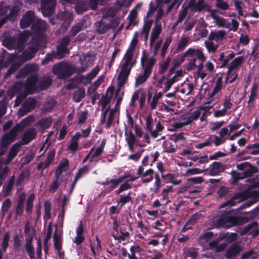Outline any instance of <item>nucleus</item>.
<instances>
[{
    "label": "nucleus",
    "mask_w": 259,
    "mask_h": 259,
    "mask_svg": "<svg viewBox=\"0 0 259 259\" xmlns=\"http://www.w3.org/2000/svg\"><path fill=\"white\" fill-rule=\"evenodd\" d=\"M138 32H136L130 42V46L123 58V62L120 65V70L118 75V89L124 85L127 81L132 67L135 65L136 60L134 57V52L138 42Z\"/></svg>",
    "instance_id": "f257e3e1"
},
{
    "label": "nucleus",
    "mask_w": 259,
    "mask_h": 259,
    "mask_svg": "<svg viewBox=\"0 0 259 259\" xmlns=\"http://www.w3.org/2000/svg\"><path fill=\"white\" fill-rule=\"evenodd\" d=\"M186 58H188L189 61L186 69L191 71L197 68V76L203 79L207 75L203 71V62L206 61L207 57L204 55L202 49L191 48L188 49L179 59V64L183 62Z\"/></svg>",
    "instance_id": "f03ea898"
},
{
    "label": "nucleus",
    "mask_w": 259,
    "mask_h": 259,
    "mask_svg": "<svg viewBox=\"0 0 259 259\" xmlns=\"http://www.w3.org/2000/svg\"><path fill=\"white\" fill-rule=\"evenodd\" d=\"M38 80L37 76L32 75L28 77L25 83L22 82H17L12 87L10 92L13 96L15 94H18L15 100V106H19L27 95L31 94L36 90V83Z\"/></svg>",
    "instance_id": "7ed1b4c3"
},
{
    "label": "nucleus",
    "mask_w": 259,
    "mask_h": 259,
    "mask_svg": "<svg viewBox=\"0 0 259 259\" xmlns=\"http://www.w3.org/2000/svg\"><path fill=\"white\" fill-rule=\"evenodd\" d=\"M29 37V32L23 31L18 36L6 37L3 41L4 46L9 50L18 49H23L25 43Z\"/></svg>",
    "instance_id": "20e7f679"
},
{
    "label": "nucleus",
    "mask_w": 259,
    "mask_h": 259,
    "mask_svg": "<svg viewBox=\"0 0 259 259\" xmlns=\"http://www.w3.org/2000/svg\"><path fill=\"white\" fill-rule=\"evenodd\" d=\"M243 218L232 215L229 211L223 212L217 220V224L220 227L230 228L243 224Z\"/></svg>",
    "instance_id": "39448f33"
},
{
    "label": "nucleus",
    "mask_w": 259,
    "mask_h": 259,
    "mask_svg": "<svg viewBox=\"0 0 259 259\" xmlns=\"http://www.w3.org/2000/svg\"><path fill=\"white\" fill-rule=\"evenodd\" d=\"M52 71L58 78L64 79L71 76L76 71V68L70 63L61 62L53 66Z\"/></svg>",
    "instance_id": "423d86ee"
},
{
    "label": "nucleus",
    "mask_w": 259,
    "mask_h": 259,
    "mask_svg": "<svg viewBox=\"0 0 259 259\" xmlns=\"http://www.w3.org/2000/svg\"><path fill=\"white\" fill-rule=\"evenodd\" d=\"M39 41L40 40L38 37H34L32 38L28 48L24 50L21 55L23 61L30 60L34 57L40 47Z\"/></svg>",
    "instance_id": "0eeeda50"
},
{
    "label": "nucleus",
    "mask_w": 259,
    "mask_h": 259,
    "mask_svg": "<svg viewBox=\"0 0 259 259\" xmlns=\"http://www.w3.org/2000/svg\"><path fill=\"white\" fill-rule=\"evenodd\" d=\"M156 62V60L154 56H149L146 50L142 51L141 65L143 71L151 74Z\"/></svg>",
    "instance_id": "6e6552de"
},
{
    "label": "nucleus",
    "mask_w": 259,
    "mask_h": 259,
    "mask_svg": "<svg viewBox=\"0 0 259 259\" xmlns=\"http://www.w3.org/2000/svg\"><path fill=\"white\" fill-rule=\"evenodd\" d=\"M23 130L22 126L20 124H16L9 132L5 134L1 138V142L5 146H9L13 143L19 133Z\"/></svg>",
    "instance_id": "1a4fd4ad"
},
{
    "label": "nucleus",
    "mask_w": 259,
    "mask_h": 259,
    "mask_svg": "<svg viewBox=\"0 0 259 259\" xmlns=\"http://www.w3.org/2000/svg\"><path fill=\"white\" fill-rule=\"evenodd\" d=\"M185 5V4L182 6V8H183V14L179 15V22L185 17L188 9H190L192 11L196 12H201L205 10L206 7L205 0H199L197 3L194 2L192 5L187 4L185 7H184Z\"/></svg>",
    "instance_id": "9d476101"
},
{
    "label": "nucleus",
    "mask_w": 259,
    "mask_h": 259,
    "mask_svg": "<svg viewBox=\"0 0 259 259\" xmlns=\"http://www.w3.org/2000/svg\"><path fill=\"white\" fill-rule=\"evenodd\" d=\"M95 59V55L89 52L87 53L82 58L79 59L81 64L80 67L76 68V72L78 73H82L90 66H91Z\"/></svg>",
    "instance_id": "9b49d317"
},
{
    "label": "nucleus",
    "mask_w": 259,
    "mask_h": 259,
    "mask_svg": "<svg viewBox=\"0 0 259 259\" xmlns=\"http://www.w3.org/2000/svg\"><path fill=\"white\" fill-rule=\"evenodd\" d=\"M37 101L32 98H29L23 103L18 110L19 116H23L32 111L36 106Z\"/></svg>",
    "instance_id": "f8f14e48"
},
{
    "label": "nucleus",
    "mask_w": 259,
    "mask_h": 259,
    "mask_svg": "<svg viewBox=\"0 0 259 259\" xmlns=\"http://www.w3.org/2000/svg\"><path fill=\"white\" fill-rule=\"evenodd\" d=\"M175 73V75L169 79L165 76H162L160 79H158L156 83L157 87L162 89L163 92H167L171 85L176 81V78L178 76V70L176 71Z\"/></svg>",
    "instance_id": "ddd939ff"
},
{
    "label": "nucleus",
    "mask_w": 259,
    "mask_h": 259,
    "mask_svg": "<svg viewBox=\"0 0 259 259\" xmlns=\"http://www.w3.org/2000/svg\"><path fill=\"white\" fill-rule=\"evenodd\" d=\"M56 3V0H41V9L45 17L50 16L53 14Z\"/></svg>",
    "instance_id": "4468645a"
},
{
    "label": "nucleus",
    "mask_w": 259,
    "mask_h": 259,
    "mask_svg": "<svg viewBox=\"0 0 259 259\" xmlns=\"http://www.w3.org/2000/svg\"><path fill=\"white\" fill-rule=\"evenodd\" d=\"M36 18L33 11H27L20 20V27L22 29L28 27L31 24L35 22Z\"/></svg>",
    "instance_id": "2eb2a0df"
},
{
    "label": "nucleus",
    "mask_w": 259,
    "mask_h": 259,
    "mask_svg": "<svg viewBox=\"0 0 259 259\" xmlns=\"http://www.w3.org/2000/svg\"><path fill=\"white\" fill-rule=\"evenodd\" d=\"M48 27L47 23L39 18H36L35 22L32 24L31 29L36 36H42L44 32Z\"/></svg>",
    "instance_id": "dca6fc26"
},
{
    "label": "nucleus",
    "mask_w": 259,
    "mask_h": 259,
    "mask_svg": "<svg viewBox=\"0 0 259 259\" xmlns=\"http://www.w3.org/2000/svg\"><path fill=\"white\" fill-rule=\"evenodd\" d=\"M178 140V135H172L169 139L165 141L163 144L164 151L171 153L176 151L177 148V142Z\"/></svg>",
    "instance_id": "f3484780"
},
{
    "label": "nucleus",
    "mask_w": 259,
    "mask_h": 259,
    "mask_svg": "<svg viewBox=\"0 0 259 259\" xmlns=\"http://www.w3.org/2000/svg\"><path fill=\"white\" fill-rule=\"evenodd\" d=\"M102 112H103L102 113L101 119V122L102 124H104L105 123L107 114L108 112H109L107 118V122L106 125V128L108 129L110 127L113 121V118L116 112V109L114 108L110 109V107H107L104 111Z\"/></svg>",
    "instance_id": "a211bd4d"
},
{
    "label": "nucleus",
    "mask_w": 259,
    "mask_h": 259,
    "mask_svg": "<svg viewBox=\"0 0 259 259\" xmlns=\"http://www.w3.org/2000/svg\"><path fill=\"white\" fill-rule=\"evenodd\" d=\"M37 134V131L34 127L27 130L24 133L21 140L19 142L22 145H26L35 139Z\"/></svg>",
    "instance_id": "6ab92c4d"
},
{
    "label": "nucleus",
    "mask_w": 259,
    "mask_h": 259,
    "mask_svg": "<svg viewBox=\"0 0 259 259\" xmlns=\"http://www.w3.org/2000/svg\"><path fill=\"white\" fill-rule=\"evenodd\" d=\"M241 247L237 243L232 244L229 246L225 253V256L227 259H232L242 251Z\"/></svg>",
    "instance_id": "aec40b11"
},
{
    "label": "nucleus",
    "mask_w": 259,
    "mask_h": 259,
    "mask_svg": "<svg viewBox=\"0 0 259 259\" xmlns=\"http://www.w3.org/2000/svg\"><path fill=\"white\" fill-rule=\"evenodd\" d=\"M162 29L161 23L160 22H155V25L152 28L150 38L149 46L150 48L153 46L155 40L161 33Z\"/></svg>",
    "instance_id": "412c9836"
},
{
    "label": "nucleus",
    "mask_w": 259,
    "mask_h": 259,
    "mask_svg": "<svg viewBox=\"0 0 259 259\" xmlns=\"http://www.w3.org/2000/svg\"><path fill=\"white\" fill-rule=\"evenodd\" d=\"M69 167V161L67 159L62 160L57 166L55 172V177H58L63 180L62 174L68 170Z\"/></svg>",
    "instance_id": "4be33fe9"
},
{
    "label": "nucleus",
    "mask_w": 259,
    "mask_h": 259,
    "mask_svg": "<svg viewBox=\"0 0 259 259\" xmlns=\"http://www.w3.org/2000/svg\"><path fill=\"white\" fill-rule=\"evenodd\" d=\"M226 168V165L220 162H213L210 166L209 173L211 176H217L223 172Z\"/></svg>",
    "instance_id": "5701e85b"
},
{
    "label": "nucleus",
    "mask_w": 259,
    "mask_h": 259,
    "mask_svg": "<svg viewBox=\"0 0 259 259\" xmlns=\"http://www.w3.org/2000/svg\"><path fill=\"white\" fill-rule=\"evenodd\" d=\"M58 18L62 22V25L67 28L73 20L72 14L69 11H64L58 15Z\"/></svg>",
    "instance_id": "b1692460"
},
{
    "label": "nucleus",
    "mask_w": 259,
    "mask_h": 259,
    "mask_svg": "<svg viewBox=\"0 0 259 259\" xmlns=\"http://www.w3.org/2000/svg\"><path fill=\"white\" fill-rule=\"evenodd\" d=\"M89 170V167L87 165H84L83 167L79 169L78 171L77 172L75 177L74 178V180L71 185V188L69 191V194L71 195L72 192L74 189L75 185L78 181V180L81 178L83 176L87 174Z\"/></svg>",
    "instance_id": "393cba45"
},
{
    "label": "nucleus",
    "mask_w": 259,
    "mask_h": 259,
    "mask_svg": "<svg viewBox=\"0 0 259 259\" xmlns=\"http://www.w3.org/2000/svg\"><path fill=\"white\" fill-rule=\"evenodd\" d=\"M120 182L117 179H106V180L102 183H100V184L103 186H106L110 185L109 187L106 188L104 190V192L105 193H109L115 189L117 186L120 184Z\"/></svg>",
    "instance_id": "a878e982"
},
{
    "label": "nucleus",
    "mask_w": 259,
    "mask_h": 259,
    "mask_svg": "<svg viewBox=\"0 0 259 259\" xmlns=\"http://www.w3.org/2000/svg\"><path fill=\"white\" fill-rule=\"evenodd\" d=\"M161 92L156 93L153 97H152V94L148 92V103L150 105V109L154 110L156 109L158 100L162 97Z\"/></svg>",
    "instance_id": "bb28decb"
},
{
    "label": "nucleus",
    "mask_w": 259,
    "mask_h": 259,
    "mask_svg": "<svg viewBox=\"0 0 259 259\" xmlns=\"http://www.w3.org/2000/svg\"><path fill=\"white\" fill-rule=\"evenodd\" d=\"M100 69L98 65H97L90 73L85 76H81L80 81L84 84L90 83L93 79L98 74Z\"/></svg>",
    "instance_id": "cd10ccee"
},
{
    "label": "nucleus",
    "mask_w": 259,
    "mask_h": 259,
    "mask_svg": "<svg viewBox=\"0 0 259 259\" xmlns=\"http://www.w3.org/2000/svg\"><path fill=\"white\" fill-rule=\"evenodd\" d=\"M106 143V140L103 139L102 140L101 143L99 147H98L94 152L92 154L90 157V162L93 161L97 162L98 161V157L103 153L104 148Z\"/></svg>",
    "instance_id": "c85d7f7f"
},
{
    "label": "nucleus",
    "mask_w": 259,
    "mask_h": 259,
    "mask_svg": "<svg viewBox=\"0 0 259 259\" xmlns=\"http://www.w3.org/2000/svg\"><path fill=\"white\" fill-rule=\"evenodd\" d=\"M96 31L99 34H104L111 27L110 25L104 21L103 19L95 23Z\"/></svg>",
    "instance_id": "c756f323"
},
{
    "label": "nucleus",
    "mask_w": 259,
    "mask_h": 259,
    "mask_svg": "<svg viewBox=\"0 0 259 259\" xmlns=\"http://www.w3.org/2000/svg\"><path fill=\"white\" fill-rule=\"evenodd\" d=\"M85 21L82 20L77 24L72 26L69 31V34L71 36H74L77 33L82 30L87 28V26L84 24Z\"/></svg>",
    "instance_id": "7c9ffc66"
},
{
    "label": "nucleus",
    "mask_w": 259,
    "mask_h": 259,
    "mask_svg": "<svg viewBox=\"0 0 259 259\" xmlns=\"http://www.w3.org/2000/svg\"><path fill=\"white\" fill-rule=\"evenodd\" d=\"M242 197V194L240 193H236L230 198L229 200L222 204L220 206L221 208H224L227 206H233L235 205L236 203H239L241 201V198Z\"/></svg>",
    "instance_id": "2f4dec72"
},
{
    "label": "nucleus",
    "mask_w": 259,
    "mask_h": 259,
    "mask_svg": "<svg viewBox=\"0 0 259 259\" xmlns=\"http://www.w3.org/2000/svg\"><path fill=\"white\" fill-rule=\"evenodd\" d=\"M15 181V176L13 175L8 180L7 184L4 185L3 188V193L4 196L7 197L9 195L10 192L13 189V187Z\"/></svg>",
    "instance_id": "473e14b6"
},
{
    "label": "nucleus",
    "mask_w": 259,
    "mask_h": 259,
    "mask_svg": "<svg viewBox=\"0 0 259 259\" xmlns=\"http://www.w3.org/2000/svg\"><path fill=\"white\" fill-rule=\"evenodd\" d=\"M132 192H130L127 194H124L119 195V199L117 200L118 205H120V207H123L126 203H129L132 201Z\"/></svg>",
    "instance_id": "72a5a7b5"
},
{
    "label": "nucleus",
    "mask_w": 259,
    "mask_h": 259,
    "mask_svg": "<svg viewBox=\"0 0 259 259\" xmlns=\"http://www.w3.org/2000/svg\"><path fill=\"white\" fill-rule=\"evenodd\" d=\"M89 5L87 1H82L77 2L75 9L76 12L79 14L88 10Z\"/></svg>",
    "instance_id": "f704fd0d"
},
{
    "label": "nucleus",
    "mask_w": 259,
    "mask_h": 259,
    "mask_svg": "<svg viewBox=\"0 0 259 259\" xmlns=\"http://www.w3.org/2000/svg\"><path fill=\"white\" fill-rule=\"evenodd\" d=\"M225 34V31L222 30L217 31H211L208 36V39L211 41L213 40H222L224 39Z\"/></svg>",
    "instance_id": "c9c22d12"
},
{
    "label": "nucleus",
    "mask_w": 259,
    "mask_h": 259,
    "mask_svg": "<svg viewBox=\"0 0 259 259\" xmlns=\"http://www.w3.org/2000/svg\"><path fill=\"white\" fill-rule=\"evenodd\" d=\"M78 136H79L78 134H75L69 142V143L67 148L68 149L70 150L72 152H75L78 149V141L79 140Z\"/></svg>",
    "instance_id": "e433bc0d"
},
{
    "label": "nucleus",
    "mask_w": 259,
    "mask_h": 259,
    "mask_svg": "<svg viewBox=\"0 0 259 259\" xmlns=\"http://www.w3.org/2000/svg\"><path fill=\"white\" fill-rule=\"evenodd\" d=\"M258 84L254 82L251 87L250 95L249 97L248 101L247 102L248 107H250V105L253 103L255 99L256 98L257 93L258 90Z\"/></svg>",
    "instance_id": "4c0bfd02"
},
{
    "label": "nucleus",
    "mask_w": 259,
    "mask_h": 259,
    "mask_svg": "<svg viewBox=\"0 0 259 259\" xmlns=\"http://www.w3.org/2000/svg\"><path fill=\"white\" fill-rule=\"evenodd\" d=\"M244 58L242 56H239L234 59L229 66H228L229 73L232 72L233 70L238 67L243 62Z\"/></svg>",
    "instance_id": "58836bf2"
},
{
    "label": "nucleus",
    "mask_w": 259,
    "mask_h": 259,
    "mask_svg": "<svg viewBox=\"0 0 259 259\" xmlns=\"http://www.w3.org/2000/svg\"><path fill=\"white\" fill-rule=\"evenodd\" d=\"M154 171L152 169L150 168L144 172L140 177L143 178L141 181L143 183H148L152 181L153 179Z\"/></svg>",
    "instance_id": "ea45409f"
},
{
    "label": "nucleus",
    "mask_w": 259,
    "mask_h": 259,
    "mask_svg": "<svg viewBox=\"0 0 259 259\" xmlns=\"http://www.w3.org/2000/svg\"><path fill=\"white\" fill-rule=\"evenodd\" d=\"M64 180L58 178V177H55V179L53 181L52 183L50 184L49 191L51 193H54L59 188L61 182H63Z\"/></svg>",
    "instance_id": "a19ab883"
},
{
    "label": "nucleus",
    "mask_w": 259,
    "mask_h": 259,
    "mask_svg": "<svg viewBox=\"0 0 259 259\" xmlns=\"http://www.w3.org/2000/svg\"><path fill=\"white\" fill-rule=\"evenodd\" d=\"M25 248L27 251L30 259L34 258V247L32 244V239H28L26 240Z\"/></svg>",
    "instance_id": "79ce46f5"
},
{
    "label": "nucleus",
    "mask_w": 259,
    "mask_h": 259,
    "mask_svg": "<svg viewBox=\"0 0 259 259\" xmlns=\"http://www.w3.org/2000/svg\"><path fill=\"white\" fill-rule=\"evenodd\" d=\"M258 172L257 168L251 164L243 172L242 175L244 179L252 177L254 174Z\"/></svg>",
    "instance_id": "37998d69"
},
{
    "label": "nucleus",
    "mask_w": 259,
    "mask_h": 259,
    "mask_svg": "<svg viewBox=\"0 0 259 259\" xmlns=\"http://www.w3.org/2000/svg\"><path fill=\"white\" fill-rule=\"evenodd\" d=\"M152 26V22L147 21L144 22L142 30V35L144 36L146 41L147 40L149 31Z\"/></svg>",
    "instance_id": "c03bdc74"
},
{
    "label": "nucleus",
    "mask_w": 259,
    "mask_h": 259,
    "mask_svg": "<svg viewBox=\"0 0 259 259\" xmlns=\"http://www.w3.org/2000/svg\"><path fill=\"white\" fill-rule=\"evenodd\" d=\"M52 123L51 117L44 118L38 121L37 124L44 130L48 128Z\"/></svg>",
    "instance_id": "a18cd8bd"
},
{
    "label": "nucleus",
    "mask_w": 259,
    "mask_h": 259,
    "mask_svg": "<svg viewBox=\"0 0 259 259\" xmlns=\"http://www.w3.org/2000/svg\"><path fill=\"white\" fill-rule=\"evenodd\" d=\"M85 96V91L83 88L78 89L73 94V100L76 102H80Z\"/></svg>",
    "instance_id": "49530a36"
},
{
    "label": "nucleus",
    "mask_w": 259,
    "mask_h": 259,
    "mask_svg": "<svg viewBox=\"0 0 259 259\" xmlns=\"http://www.w3.org/2000/svg\"><path fill=\"white\" fill-rule=\"evenodd\" d=\"M150 75L151 74L144 71H143L142 73L139 74L136 79V86H138L139 85L144 83Z\"/></svg>",
    "instance_id": "de8ad7c7"
},
{
    "label": "nucleus",
    "mask_w": 259,
    "mask_h": 259,
    "mask_svg": "<svg viewBox=\"0 0 259 259\" xmlns=\"http://www.w3.org/2000/svg\"><path fill=\"white\" fill-rule=\"evenodd\" d=\"M204 181L203 178L202 177H195L187 180L186 185L189 187H190L194 184H199L202 183Z\"/></svg>",
    "instance_id": "09e8293b"
},
{
    "label": "nucleus",
    "mask_w": 259,
    "mask_h": 259,
    "mask_svg": "<svg viewBox=\"0 0 259 259\" xmlns=\"http://www.w3.org/2000/svg\"><path fill=\"white\" fill-rule=\"evenodd\" d=\"M154 120L152 118V115L151 114H149L146 118V123H145V128L147 131L149 132L152 135V132H153V126L154 125Z\"/></svg>",
    "instance_id": "8fccbe9b"
},
{
    "label": "nucleus",
    "mask_w": 259,
    "mask_h": 259,
    "mask_svg": "<svg viewBox=\"0 0 259 259\" xmlns=\"http://www.w3.org/2000/svg\"><path fill=\"white\" fill-rule=\"evenodd\" d=\"M40 88L41 90L48 88L52 83L51 78L48 76H44L40 79Z\"/></svg>",
    "instance_id": "3c124183"
},
{
    "label": "nucleus",
    "mask_w": 259,
    "mask_h": 259,
    "mask_svg": "<svg viewBox=\"0 0 259 259\" xmlns=\"http://www.w3.org/2000/svg\"><path fill=\"white\" fill-rule=\"evenodd\" d=\"M194 90V85L192 83H186L182 85V88L179 91L182 94L189 95Z\"/></svg>",
    "instance_id": "603ef678"
},
{
    "label": "nucleus",
    "mask_w": 259,
    "mask_h": 259,
    "mask_svg": "<svg viewBox=\"0 0 259 259\" xmlns=\"http://www.w3.org/2000/svg\"><path fill=\"white\" fill-rule=\"evenodd\" d=\"M9 171V168L8 166H5L3 167L1 160H0V182L3 183V182L5 180Z\"/></svg>",
    "instance_id": "864d4df0"
},
{
    "label": "nucleus",
    "mask_w": 259,
    "mask_h": 259,
    "mask_svg": "<svg viewBox=\"0 0 259 259\" xmlns=\"http://www.w3.org/2000/svg\"><path fill=\"white\" fill-rule=\"evenodd\" d=\"M69 53V50L64 46L61 45H58L57 48V55L58 56V59H60L64 57L65 54Z\"/></svg>",
    "instance_id": "5fc2aeb1"
},
{
    "label": "nucleus",
    "mask_w": 259,
    "mask_h": 259,
    "mask_svg": "<svg viewBox=\"0 0 259 259\" xmlns=\"http://www.w3.org/2000/svg\"><path fill=\"white\" fill-rule=\"evenodd\" d=\"M132 188V184L128 181H125L119 187V188L115 190V193L116 195H119L121 192Z\"/></svg>",
    "instance_id": "6e6d98bb"
},
{
    "label": "nucleus",
    "mask_w": 259,
    "mask_h": 259,
    "mask_svg": "<svg viewBox=\"0 0 259 259\" xmlns=\"http://www.w3.org/2000/svg\"><path fill=\"white\" fill-rule=\"evenodd\" d=\"M55 155V152L54 151H49L48 153L46 160L44 162H42L44 164V168H47L49 166L51 163L53 161Z\"/></svg>",
    "instance_id": "4d7b16f0"
},
{
    "label": "nucleus",
    "mask_w": 259,
    "mask_h": 259,
    "mask_svg": "<svg viewBox=\"0 0 259 259\" xmlns=\"http://www.w3.org/2000/svg\"><path fill=\"white\" fill-rule=\"evenodd\" d=\"M22 145L19 142L16 143L10 148L9 154L15 157L17 156Z\"/></svg>",
    "instance_id": "13d9d810"
},
{
    "label": "nucleus",
    "mask_w": 259,
    "mask_h": 259,
    "mask_svg": "<svg viewBox=\"0 0 259 259\" xmlns=\"http://www.w3.org/2000/svg\"><path fill=\"white\" fill-rule=\"evenodd\" d=\"M30 176L29 170H25L22 171L18 177L16 182V185L19 186L25 180L26 178H28Z\"/></svg>",
    "instance_id": "bf43d9fd"
},
{
    "label": "nucleus",
    "mask_w": 259,
    "mask_h": 259,
    "mask_svg": "<svg viewBox=\"0 0 259 259\" xmlns=\"http://www.w3.org/2000/svg\"><path fill=\"white\" fill-rule=\"evenodd\" d=\"M230 174L233 179V183H237L239 180L244 179L243 176L242 175V173L238 172L234 170H232Z\"/></svg>",
    "instance_id": "052dcab7"
},
{
    "label": "nucleus",
    "mask_w": 259,
    "mask_h": 259,
    "mask_svg": "<svg viewBox=\"0 0 259 259\" xmlns=\"http://www.w3.org/2000/svg\"><path fill=\"white\" fill-rule=\"evenodd\" d=\"M161 177L166 181V182H170L175 185L178 184V181L172 174L169 173L165 175H162Z\"/></svg>",
    "instance_id": "680f3d73"
},
{
    "label": "nucleus",
    "mask_w": 259,
    "mask_h": 259,
    "mask_svg": "<svg viewBox=\"0 0 259 259\" xmlns=\"http://www.w3.org/2000/svg\"><path fill=\"white\" fill-rule=\"evenodd\" d=\"M53 241L54 247L55 250H61L62 247V243L59 237L57 234L56 232L55 233L53 236Z\"/></svg>",
    "instance_id": "e2e57ef3"
},
{
    "label": "nucleus",
    "mask_w": 259,
    "mask_h": 259,
    "mask_svg": "<svg viewBox=\"0 0 259 259\" xmlns=\"http://www.w3.org/2000/svg\"><path fill=\"white\" fill-rule=\"evenodd\" d=\"M19 11V10L18 7H14L11 9L9 14L6 15V17L9 19V20L11 21H14L18 16Z\"/></svg>",
    "instance_id": "0e129e2a"
},
{
    "label": "nucleus",
    "mask_w": 259,
    "mask_h": 259,
    "mask_svg": "<svg viewBox=\"0 0 259 259\" xmlns=\"http://www.w3.org/2000/svg\"><path fill=\"white\" fill-rule=\"evenodd\" d=\"M247 149H251L249 154L252 155L259 154V143H254L247 145Z\"/></svg>",
    "instance_id": "69168bd1"
},
{
    "label": "nucleus",
    "mask_w": 259,
    "mask_h": 259,
    "mask_svg": "<svg viewBox=\"0 0 259 259\" xmlns=\"http://www.w3.org/2000/svg\"><path fill=\"white\" fill-rule=\"evenodd\" d=\"M204 45L209 53L215 52L218 48V46H215L214 43L211 40L209 41L206 40L204 42Z\"/></svg>",
    "instance_id": "338daca9"
},
{
    "label": "nucleus",
    "mask_w": 259,
    "mask_h": 259,
    "mask_svg": "<svg viewBox=\"0 0 259 259\" xmlns=\"http://www.w3.org/2000/svg\"><path fill=\"white\" fill-rule=\"evenodd\" d=\"M11 204V201L9 198H6L3 202L1 207V210L3 212V215H4L8 211Z\"/></svg>",
    "instance_id": "774afa93"
}]
</instances>
